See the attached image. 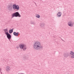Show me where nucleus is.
<instances>
[{
	"mask_svg": "<svg viewBox=\"0 0 74 74\" xmlns=\"http://www.w3.org/2000/svg\"><path fill=\"white\" fill-rule=\"evenodd\" d=\"M34 48L35 50H41L43 48V46L41 45L40 42H37L34 45Z\"/></svg>",
	"mask_w": 74,
	"mask_h": 74,
	"instance_id": "nucleus-1",
	"label": "nucleus"
},
{
	"mask_svg": "<svg viewBox=\"0 0 74 74\" xmlns=\"http://www.w3.org/2000/svg\"><path fill=\"white\" fill-rule=\"evenodd\" d=\"M19 47L20 48V49H23V51H26L27 47H26V46L23 44H21L19 45Z\"/></svg>",
	"mask_w": 74,
	"mask_h": 74,
	"instance_id": "nucleus-2",
	"label": "nucleus"
},
{
	"mask_svg": "<svg viewBox=\"0 0 74 74\" xmlns=\"http://www.w3.org/2000/svg\"><path fill=\"white\" fill-rule=\"evenodd\" d=\"M12 18H14V17H21V16L19 12H16L14 13L12 15Z\"/></svg>",
	"mask_w": 74,
	"mask_h": 74,
	"instance_id": "nucleus-3",
	"label": "nucleus"
},
{
	"mask_svg": "<svg viewBox=\"0 0 74 74\" xmlns=\"http://www.w3.org/2000/svg\"><path fill=\"white\" fill-rule=\"evenodd\" d=\"M13 8V4L12 3H11L9 4L8 5V6L7 7V9L9 10V11H11L12 10Z\"/></svg>",
	"mask_w": 74,
	"mask_h": 74,
	"instance_id": "nucleus-4",
	"label": "nucleus"
},
{
	"mask_svg": "<svg viewBox=\"0 0 74 74\" xmlns=\"http://www.w3.org/2000/svg\"><path fill=\"white\" fill-rule=\"evenodd\" d=\"M5 33L7 36V38H8V39L10 41H11L10 40L11 39V35L8 32H5Z\"/></svg>",
	"mask_w": 74,
	"mask_h": 74,
	"instance_id": "nucleus-5",
	"label": "nucleus"
},
{
	"mask_svg": "<svg viewBox=\"0 0 74 74\" xmlns=\"http://www.w3.org/2000/svg\"><path fill=\"white\" fill-rule=\"evenodd\" d=\"M13 8L14 10H19V6L18 5H16L15 4L13 5Z\"/></svg>",
	"mask_w": 74,
	"mask_h": 74,
	"instance_id": "nucleus-6",
	"label": "nucleus"
},
{
	"mask_svg": "<svg viewBox=\"0 0 74 74\" xmlns=\"http://www.w3.org/2000/svg\"><path fill=\"white\" fill-rule=\"evenodd\" d=\"M68 25L70 27H73L74 25V22L73 21H70L68 22Z\"/></svg>",
	"mask_w": 74,
	"mask_h": 74,
	"instance_id": "nucleus-7",
	"label": "nucleus"
},
{
	"mask_svg": "<svg viewBox=\"0 0 74 74\" xmlns=\"http://www.w3.org/2000/svg\"><path fill=\"white\" fill-rule=\"evenodd\" d=\"M28 59V57L27 56L24 55L23 57L22 60L23 61H26Z\"/></svg>",
	"mask_w": 74,
	"mask_h": 74,
	"instance_id": "nucleus-8",
	"label": "nucleus"
},
{
	"mask_svg": "<svg viewBox=\"0 0 74 74\" xmlns=\"http://www.w3.org/2000/svg\"><path fill=\"white\" fill-rule=\"evenodd\" d=\"M61 15H62V12H58L57 14V16L58 18H60L61 16Z\"/></svg>",
	"mask_w": 74,
	"mask_h": 74,
	"instance_id": "nucleus-9",
	"label": "nucleus"
},
{
	"mask_svg": "<svg viewBox=\"0 0 74 74\" xmlns=\"http://www.w3.org/2000/svg\"><path fill=\"white\" fill-rule=\"evenodd\" d=\"M69 53H66L64 54V56L65 58H67L69 56Z\"/></svg>",
	"mask_w": 74,
	"mask_h": 74,
	"instance_id": "nucleus-10",
	"label": "nucleus"
},
{
	"mask_svg": "<svg viewBox=\"0 0 74 74\" xmlns=\"http://www.w3.org/2000/svg\"><path fill=\"white\" fill-rule=\"evenodd\" d=\"M44 26H45V24L44 23L41 24L40 25V27H41V28H42V29H44L45 28L44 27Z\"/></svg>",
	"mask_w": 74,
	"mask_h": 74,
	"instance_id": "nucleus-11",
	"label": "nucleus"
},
{
	"mask_svg": "<svg viewBox=\"0 0 74 74\" xmlns=\"http://www.w3.org/2000/svg\"><path fill=\"white\" fill-rule=\"evenodd\" d=\"M13 34L14 36H16L17 37V36H19V33H16V32H13Z\"/></svg>",
	"mask_w": 74,
	"mask_h": 74,
	"instance_id": "nucleus-12",
	"label": "nucleus"
},
{
	"mask_svg": "<svg viewBox=\"0 0 74 74\" xmlns=\"http://www.w3.org/2000/svg\"><path fill=\"white\" fill-rule=\"evenodd\" d=\"M10 66H7L6 68V71H8L10 70Z\"/></svg>",
	"mask_w": 74,
	"mask_h": 74,
	"instance_id": "nucleus-13",
	"label": "nucleus"
},
{
	"mask_svg": "<svg viewBox=\"0 0 74 74\" xmlns=\"http://www.w3.org/2000/svg\"><path fill=\"white\" fill-rule=\"evenodd\" d=\"M13 30H14V28L10 29L9 30V33H10V34H11V33L13 32Z\"/></svg>",
	"mask_w": 74,
	"mask_h": 74,
	"instance_id": "nucleus-14",
	"label": "nucleus"
},
{
	"mask_svg": "<svg viewBox=\"0 0 74 74\" xmlns=\"http://www.w3.org/2000/svg\"><path fill=\"white\" fill-rule=\"evenodd\" d=\"M30 23L32 25H36V23L32 21H31Z\"/></svg>",
	"mask_w": 74,
	"mask_h": 74,
	"instance_id": "nucleus-15",
	"label": "nucleus"
},
{
	"mask_svg": "<svg viewBox=\"0 0 74 74\" xmlns=\"http://www.w3.org/2000/svg\"><path fill=\"white\" fill-rule=\"evenodd\" d=\"M3 30H4V32L5 33V32H8V29H3Z\"/></svg>",
	"mask_w": 74,
	"mask_h": 74,
	"instance_id": "nucleus-16",
	"label": "nucleus"
},
{
	"mask_svg": "<svg viewBox=\"0 0 74 74\" xmlns=\"http://www.w3.org/2000/svg\"><path fill=\"white\" fill-rule=\"evenodd\" d=\"M36 18H40V16L38 14L36 15Z\"/></svg>",
	"mask_w": 74,
	"mask_h": 74,
	"instance_id": "nucleus-17",
	"label": "nucleus"
},
{
	"mask_svg": "<svg viewBox=\"0 0 74 74\" xmlns=\"http://www.w3.org/2000/svg\"><path fill=\"white\" fill-rule=\"evenodd\" d=\"M70 54L71 55H74V53L73 51H70Z\"/></svg>",
	"mask_w": 74,
	"mask_h": 74,
	"instance_id": "nucleus-18",
	"label": "nucleus"
},
{
	"mask_svg": "<svg viewBox=\"0 0 74 74\" xmlns=\"http://www.w3.org/2000/svg\"><path fill=\"white\" fill-rule=\"evenodd\" d=\"M70 56L71 57V58H72V59H73V58H74V54L71 55Z\"/></svg>",
	"mask_w": 74,
	"mask_h": 74,
	"instance_id": "nucleus-19",
	"label": "nucleus"
},
{
	"mask_svg": "<svg viewBox=\"0 0 74 74\" xmlns=\"http://www.w3.org/2000/svg\"><path fill=\"white\" fill-rule=\"evenodd\" d=\"M1 68H0V72L1 73V74H3L2 73V72H1Z\"/></svg>",
	"mask_w": 74,
	"mask_h": 74,
	"instance_id": "nucleus-20",
	"label": "nucleus"
},
{
	"mask_svg": "<svg viewBox=\"0 0 74 74\" xmlns=\"http://www.w3.org/2000/svg\"><path fill=\"white\" fill-rule=\"evenodd\" d=\"M16 48H17V49H18L19 48V47H16Z\"/></svg>",
	"mask_w": 74,
	"mask_h": 74,
	"instance_id": "nucleus-21",
	"label": "nucleus"
},
{
	"mask_svg": "<svg viewBox=\"0 0 74 74\" xmlns=\"http://www.w3.org/2000/svg\"><path fill=\"white\" fill-rule=\"evenodd\" d=\"M61 40H62V41H64V40H63V39H61Z\"/></svg>",
	"mask_w": 74,
	"mask_h": 74,
	"instance_id": "nucleus-22",
	"label": "nucleus"
},
{
	"mask_svg": "<svg viewBox=\"0 0 74 74\" xmlns=\"http://www.w3.org/2000/svg\"><path fill=\"white\" fill-rule=\"evenodd\" d=\"M1 8H0V11H1Z\"/></svg>",
	"mask_w": 74,
	"mask_h": 74,
	"instance_id": "nucleus-23",
	"label": "nucleus"
},
{
	"mask_svg": "<svg viewBox=\"0 0 74 74\" xmlns=\"http://www.w3.org/2000/svg\"><path fill=\"white\" fill-rule=\"evenodd\" d=\"M35 3V4H36V3Z\"/></svg>",
	"mask_w": 74,
	"mask_h": 74,
	"instance_id": "nucleus-24",
	"label": "nucleus"
},
{
	"mask_svg": "<svg viewBox=\"0 0 74 74\" xmlns=\"http://www.w3.org/2000/svg\"><path fill=\"white\" fill-rule=\"evenodd\" d=\"M61 38V39L62 40V38Z\"/></svg>",
	"mask_w": 74,
	"mask_h": 74,
	"instance_id": "nucleus-25",
	"label": "nucleus"
},
{
	"mask_svg": "<svg viewBox=\"0 0 74 74\" xmlns=\"http://www.w3.org/2000/svg\"><path fill=\"white\" fill-rule=\"evenodd\" d=\"M61 38V39L62 40V38Z\"/></svg>",
	"mask_w": 74,
	"mask_h": 74,
	"instance_id": "nucleus-26",
	"label": "nucleus"
}]
</instances>
